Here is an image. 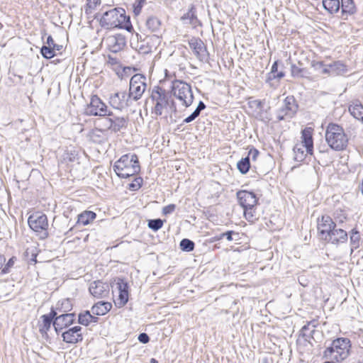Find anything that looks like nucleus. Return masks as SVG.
<instances>
[{
  "instance_id": "obj_1",
  "label": "nucleus",
  "mask_w": 363,
  "mask_h": 363,
  "mask_svg": "<svg viewBox=\"0 0 363 363\" xmlns=\"http://www.w3.org/2000/svg\"><path fill=\"white\" fill-rule=\"evenodd\" d=\"M113 171L121 178H128L140 171V166L137 155L128 153L122 155L113 167Z\"/></svg>"
},
{
  "instance_id": "obj_2",
  "label": "nucleus",
  "mask_w": 363,
  "mask_h": 363,
  "mask_svg": "<svg viewBox=\"0 0 363 363\" xmlns=\"http://www.w3.org/2000/svg\"><path fill=\"white\" fill-rule=\"evenodd\" d=\"M350 347V340L348 338H336L325 348L323 357L337 363L341 362L349 356Z\"/></svg>"
},
{
  "instance_id": "obj_3",
  "label": "nucleus",
  "mask_w": 363,
  "mask_h": 363,
  "mask_svg": "<svg viewBox=\"0 0 363 363\" xmlns=\"http://www.w3.org/2000/svg\"><path fill=\"white\" fill-rule=\"evenodd\" d=\"M126 16L125 11L121 8H114L105 11L100 18V25L107 29L121 28Z\"/></svg>"
},
{
  "instance_id": "obj_4",
  "label": "nucleus",
  "mask_w": 363,
  "mask_h": 363,
  "mask_svg": "<svg viewBox=\"0 0 363 363\" xmlns=\"http://www.w3.org/2000/svg\"><path fill=\"white\" fill-rule=\"evenodd\" d=\"M172 93L185 107H189L193 103L194 95L191 86L183 81L172 82Z\"/></svg>"
},
{
  "instance_id": "obj_5",
  "label": "nucleus",
  "mask_w": 363,
  "mask_h": 363,
  "mask_svg": "<svg viewBox=\"0 0 363 363\" xmlns=\"http://www.w3.org/2000/svg\"><path fill=\"white\" fill-rule=\"evenodd\" d=\"M29 227L35 232L40 233V238L45 239L48 236V221L45 214L36 212L28 217Z\"/></svg>"
},
{
  "instance_id": "obj_6",
  "label": "nucleus",
  "mask_w": 363,
  "mask_h": 363,
  "mask_svg": "<svg viewBox=\"0 0 363 363\" xmlns=\"http://www.w3.org/2000/svg\"><path fill=\"white\" fill-rule=\"evenodd\" d=\"M151 96L155 101L153 113L157 116L166 115L169 109V97L165 91L157 87L152 91Z\"/></svg>"
},
{
  "instance_id": "obj_7",
  "label": "nucleus",
  "mask_w": 363,
  "mask_h": 363,
  "mask_svg": "<svg viewBox=\"0 0 363 363\" xmlns=\"http://www.w3.org/2000/svg\"><path fill=\"white\" fill-rule=\"evenodd\" d=\"M147 87L146 78L140 74L133 75L130 81L129 98L137 101L141 98Z\"/></svg>"
},
{
  "instance_id": "obj_8",
  "label": "nucleus",
  "mask_w": 363,
  "mask_h": 363,
  "mask_svg": "<svg viewBox=\"0 0 363 363\" xmlns=\"http://www.w3.org/2000/svg\"><path fill=\"white\" fill-rule=\"evenodd\" d=\"M85 113L89 116H111V111L96 95L92 96L90 103L85 108Z\"/></svg>"
},
{
  "instance_id": "obj_9",
  "label": "nucleus",
  "mask_w": 363,
  "mask_h": 363,
  "mask_svg": "<svg viewBox=\"0 0 363 363\" xmlns=\"http://www.w3.org/2000/svg\"><path fill=\"white\" fill-rule=\"evenodd\" d=\"M301 143H296L294 147V160L296 162L304 160L307 154L312 155L313 152V138H301Z\"/></svg>"
},
{
  "instance_id": "obj_10",
  "label": "nucleus",
  "mask_w": 363,
  "mask_h": 363,
  "mask_svg": "<svg viewBox=\"0 0 363 363\" xmlns=\"http://www.w3.org/2000/svg\"><path fill=\"white\" fill-rule=\"evenodd\" d=\"M297 108L295 99L293 97H286L277 111V118L279 121L291 118L296 113Z\"/></svg>"
},
{
  "instance_id": "obj_11",
  "label": "nucleus",
  "mask_w": 363,
  "mask_h": 363,
  "mask_svg": "<svg viewBox=\"0 0 363 363\" xmlns=\"http://www.w3.org/2000/svg\"><path fill=\"white\" fill-rule=\"evenodd\" d=\"M102 44L112 52H118L125 45V38L121 34L107 35L102 40Z\"/></svg>"
},
{
  "instance_id": "obj_12",
  "label": "nucleus",
  "mask_w": 363,
  "mask_h": 363,
  "mask_svg": "<svg viewBox=\"0 0 363 363\" xmlns=\"http://www.w3.org/2000/svg\"><path fill=\"white\" fill-rule=\"evenodd\" d=\"M336 223L329 216H322L318 218V231L322 239L327 241Z\"/></svg>"
},
{
  "instance_id": "obj_13",
  "label": "nucleus",
  "mask_w": 363,
  "mask_h": 363,
  "mask_svg": "<svg viewBox=\"0 0 363 363\" xmlns=\"http://www.w3.org/2000/svg\"><path fill=\"white\" fill-rule=\"evenodd\" d=\"M236 196L242 208L255 207L258 203V199L253 191L240 190L236 193Z\"/></svg>"
},
{
  "instance_id": "obj_14",
  "label": "nucleus",
  "mask_w": 363,
  "mask_h": 363,
  "mask_svg": "<svg viewBox=\"0 0 363 363\" xmlns=\"http://www.w3.org/2000/svg\"><path fill=\"white\" fill-rule=\"evenodd\" d=\"M82 330L81 326L76 325L65 330L62 333L63 341L72 345L82 342L83 340Z\"/></svg>"
},
{
  "instance_id": "obj_15",
  "label": "nucleus",
  "mask_w": 363,
  "mask_h": 363,
  "mask_svg": "<svg viewBox=\"0 0 363 363\" xmlns=\"http://www.w3.org/2000/svg\"><path fill=\"white\" fill-rule=\"evenodd\" d=\"M109 290V285L101 280L91 282L89 287L90 294L97 298H104L108 296Z\"/></svg>"
},
{
  "instance_id": "obj_16",
  "label": "nucleus",
  "mask_w": 363,
  "mask_h": 363,
  "mask_svg": "<svg viewBox=\"0 0 363 363\" xmlns=\"http://www.w3.org/2000/svg\"><path fill=\"white\" fill-rule=\"evenodd\" d=\"M75 313H62L60 315H56L54 320L53 327L57 333L63 329L68 328L69 325L74 323Z\"/></svg>"
},
{
  "instance_id": "obj_17",
  "label": "nucleus",
  "mask_w": 363,
  "mask_h": 363,
  "mask_svg": "<svg viewBox=\"0 0 363 363\" xmlns=\"http://www.w3.org/2000/svg\"><path fill=\"white\" fill-rule=\"evenodd\" d=\"M189 45L195 56L200 61H206L208 59V52L202 40L193 38L189 40Z\"/></svg>"
},
{
  "instance_id": "obj_18",
  "label": "nucleus",
  "mask_w": 363,
  "mask_h": 363,
  "mask_svg": "<svg viewBox=\"0 0 363 363\" xmlns=\"http://www.w3.org/2000/svg\"><path fill=\"white\" fill-rule=\"evenodd\" d=\"M116 289L118 290V299L116 304L119 307L124 306L128 301V284L122 278L116 280Z\"/></svg>"
},
{
  "instance_id": "obj_19",
  "label": "nucleus",
  "mask_w": 363,
  "mask_h": 363,
  "mask_svg": "<svg viewBox=\"0 0 363 363\" xmlns=\"http://www.w3.org/2000/svg\"><path fill=\"white\" fill-rule=\"evenodd\" d=\"M128 96L125 91L115 93L109 97L110 105L116 109L122 110L128 106Z\"/></svg>"
},
{
  "instance_id": "obj_20",
  "label": "nucleus",
  "mask_w": 363,
  "mask_h": 363,
  "mask_svg": "<svg viewBox=\"0 0 363 363\" xmlns=\"http://www.w3.org/2000/svg\"><path fill=\"white\" fill-rule=\"evenodd\" d=\"M347 72V65L340 61H336L323 67L321 70V74L327 75H341L345 74Z\"/></svg>"
},
{
  "instance_id": "obj_21",
  "label": "nucleus",
  "mask_w": 363,
  "mask_h": 363,
  "mask_svg": "<svg viewBox=\"0 0 363 363\" xmlns=\"http://www.w3.org/2000/svg\"><path fill=\"white\" fill-rule=\"evenodd\" d=\"M159 42L158 37L148 36L146 37L143 40L138 43V49L141 54H148L152 52L153 50L156 49V43Z\"/></svg>"
},
{
  "instance_id": "obj_22",
  "label": "nucleus",
  "mask_w": 363,
  "mask_h": 363,
  "mask_svg": "<svg viewBox=\"0 0 363 363\" xmlns=\"http://www.w3.org/2000/svg\"><path fill=\"white\" fill-rule=\"evenodd\" d=\"M347 239L348 235L345 230L341 228H334L327 241L333 244L338 245L339 243L347 242Z\"/></svg>"
},
{
  "instance_id": "obj_23",
  "label": "nucleus",
  "mask_w": 363,
  "mask_h": 363,
  "mask_svg": "<svg viewBox=\"0 0 363 363\" xmlns=\"http://www.w3.org/2000/svg\"><path fill=\"white\" fill-rule=\"evenodd\" d=\"M317 325V320H315L308 322L300 330V336H301L305 341L310 342L311 340L313 339V334L315 332V328Z\"/></svg>"
},
{
  "instance_id": "obj_24",
  "label": "nucleus",
  "mask_w": 363,
  "mask_h": 363,
  "mask_svg": "<svg viewBox=\"0 0 363 363\" xmlns=\"http://www.w3.org/2000/svg\"><path fill=\"white\" fill-rule=\"evenodd\" d=\"M55 316L56 311H55L54 309H50V312L48 314H45L41 316L43 323L40 325L39 329L41 334H47L51 327V325H53Z\"/></svg>"
},
{
  "instance_id": "obj_25",
  "label": "nucleus",
  "mask_w": 363,
  "mask_h": 363,
  "mask_svg": "<svg viewBox=\"0 0 363 363\" xmlns=\"http://www.w3.org/2000/svg\"><path fill=\"white\" fill-rule=\"evenodd\" d=\"M249 107L252 109V114L260 120L269 119L267 112L263 113V104L259 100H251L248 102Z\"/></svg>"
},
{
  "instance_id": "obj_26",
  "label": "nucleus",
  "mask_w": 363,
  "mask_h": 363,
  "mask_svg": "<svg viewBox=\"0 0 363 363\" xmlns=\"http://www.w3.org/2000/svg\"><path fill=\"white\" fill-rule=\"evenodd\" d=\"M329 147L335 151H341L345 149L348 144L347 138H325Z\"/></svg>"
},
{
  "instance_id": "obj_27",
  "label": "nucleus",
  "mask_w": 363,
  "mask_h": 363,
  "mask_svg": "<svg viewBox=\"0 0 363 363\" xmlns=\"http://www.w3.org/2000/svg\"><path fill=\"white\" fill-rule=\"evenodd\" d=\"M79 160V152L74 147H67L62 155L61 162L69 163L74 162Z\"/></svg>"
},
{
  "instance_id": "obj_28",
  "label": "nucleus",
  "mask_w": 363,
  "mask_h": 363,
  "mask_svg": "<svg viewBox=\"0 0 363 363\" xmlns=\"http://www.w3.org/2000/svg\"><path fill=\"white\" fill-rule=\"evenodd\" d=\"M112 308L109 302L99 301L91 307V312L95 315H104L106 314Z\"/></svg>"
},
{
  "instance_id": "obj_29",
  "label": "nucleus",
  "mask_w": 363,
  "mask_h": 363,
  "mask_svg": "<svg viewBox=\"0 0 363 363\" xmlns=\"http://www.w3.org/2000/svg\"><path fill=\"white\" fill-rule=\"evenodd\" d=\"M73 307L72 299L70 298H63L60 300L55 307H52L51 309H54L56 311V315L58 312H62L63 313H69L70 311H72Z\"/></svg>"
},
{
  "instance_id": "obj_30",
  "label": "nucleus",
  "mask_w": 363,
  "mask_h": 363,
  "mask_svg": "<svg viewBox=\"0 0 363 363\" xmlns=\"http://www.w3.org/2000/svg\"><path fill=\"white\" fill-rule=\"evenodd\" d=\"M96 217V213L91 211H84L78 215L77 223L86 225L92 222Z\"/></svg>"
},
{
  "instance_id": "obj_31",
  "label": "nucleus",
  "mask_w": 363,
  "mask_h": 363,
  "mask_svg": "<svg viewBox=\"0 0 363 363\" xmlns=\"http://www.w3.org/2000/svg\"><path fill=\"white\" fill-rule=\"evenodd\" d=\"M351 115L357 120L363 121V106L358 103H354L349 106Z\"/></svg>"
},
{
  "instance_id": "obj_32",
  "label": "nucleus",
  "mask_w": 363,
  "mask_h": 363,
  "mask_svg": "<svg viewBox=\"0 0 363 363\" xmlns=\"http://www.w3.org/2000/svg\"><path fill=\"white\" fill-rule=\"evenodd\" d=\"M323 5L329 13H334L338 11L340 3L339 0H323Z\"/></svg>"
},
{
  "instance_id": "obj_33",
  "label": "nucleus",
  "mask_w": 363,
  "mask_h": 363,
  "mask_svg": "<svg viewBox=\"0 0 363 363\" xmlns=\"http://www.w3.org/2000/svg\"><path fill=\"white\" fill-rule=\"evenodd\" d=\"M146 26L151 32H156L160 29L161 21L155 16H150L146 21Z\"/></svg>"
},
{
  "instance_id": "obj_34",
  "label": "nucleus",
  "mask_w": 363,
  "mask_h": 363,
  "mask_svg": "<svg viewBox=\"0 0 363 363\" xmlns=\"http://www.w3.org/2000/svg\"><path fill=\"white\" fill-rule=\"evenodd\" d=\"M345 135L343 128L334 123L330 124L326 130L325 136H341Z\"/></svg>"
},
{
  "instance_id": "obj_35",
  "label": "nucleus",
  "mask_w": 363,
  "mask_h": 363,
  "mask_svg": "<svg viewBox=\"0 0 363 363\" xmlns=\"http://www.w3.org/2000/svg\"><path fill=\"white\" fill-rule=\"evenodd\" d=\"M110 123V128H111L114 131H119L122 128H124L127 125V121L124 118H117L114 121L112 119H108Z\"/></svg>"
},
{
  "instance_id": "obj_36",
  "label": "nucleus",
  "mask_w": 363,
  "mask_h": 363,
  "mask_svg": "<svg viewBox=\"0 0 363 363\" xmlns=\"http://www.w3.org/2000/svg\"><path fill=\"white\" fill-rule=\"evenodd\" d=\"M350 240L351 245V252H352L354 250L358 248L359 246L360 234L356 228H354L351 230Z\"/></svg>"
},
{
  "instance_id": "obj_37",
  "label": "nucleus",
  "mask_w": 363,
  "mask_h": 363,
  "mask_svg": "<svg viewBox=\"0 0 363 363\" xmlns=\"http://www.w3.org/2000/svg\"><path fill=\"white\" fill-rule=\"evenodd\" d=\"M237 168L241 174H247L250 168L249 156H247L245 158H242L240 160H239L237 163Z\"/></svg>"
},
{
  "instance_id": "obj_38",
  "label": "nucleus",
  "mask_w": 363,
  "mask_h": 363,
  "mask_svg": "<svg viewBox=\"0 0 363 363\" xmlns=\"http://www.w3.org/2000/svg\"><path fill=\"white\" fill-rule=\"evenodd\" d=\"M342 12L345 13H353L355 6L353 0H341Z\"/></svg>"
},
{
  "instance_id": "obj_39",
  "label": "nucleus",
  "mask_w": 363,
  "mask_h": 363,
  "mask_svg": "<svg viewBox=\"0 0 363 363\" xmlns=\"http://www.w3.org/2000/svg\"><path fill=\"white\" fill-rule=\"evenodd\" d=\"M179 247L182 251L189 252L194 250L195 243L188 238H184L180 241Z\"/></svg>"
},
{
  "instance_id": "obj_40",
  "label": "nucleus",
  "mask_w": 363,
  "mask_h": 363,
  "mask_svg": "<svg viewBox=\"0 0 363 363\" xmlns=\"http://www.w3.org/2000/svg\"><path fill=\"white\" fill-rule=\"evenodd\" d=\"M206 108V105L203 104V102L200 101L197 108L194 110V111L188 117H186L184 122L185 123H190L192 121H194L196 117H198L202 110H203Z\"/></svg>"
},
{
  "instance_id": "obj_41",
  "label": "nucleus",
  "mask_w": 363,
  "mask_h": 363,
  "mask_svg": "<svg viewBox=\"0 0 363 363\" xmlns=\"http://www.w3.org/2000/svg\"><path fill=\"white\" fill-rule=\"evenodd\" d=\"M90 311H84L78 315V323L88 326L89 325Z\"/></svg>"
},
{
  "instance_id": "obj_42",
  "label": "nucleus",
  "mask_w": 363,
  "mask_h": 363,
  "mask_svg": "<svg viewBox=\"0 0 363 363\" xmlns=\"http://www.w3.org/2000/svg\"><path fill=\"white\" fill-rule=\"evenodd\" d=\"M164 221L160 218L150 219L148 220V228L154 231H157L163 225Z\"/></svg>"
},
{
  "instance_id": "obj_43",
  "label": "nucleus",
  "mask_w": 363,
  "mask_h": 363,
  "mask_svg": "<svg viewBox=\"0 0 363 363\" xmlns=\"http://www.w3.org/2000/svg\"><path fill=\"white\" fill-rule=\"evenodd\" d=\"M243 210L245 218L248 222L253 223L256 220L255 207H247L246 208H243Z\"/></svg>"
},
{
  "instance_id": "obj_44",
  "label": "nucleus",
  "mask_w": 363,
  "mask_h": 363,
  "mask_svg": "<svg viewBox=\"0 0 363 363\" xmlns=\"http://www.w3.org/2000/svg\"><path fill=\"white\" fill-rule=\"evenodd\" d=\"M334 218L337 223H342L347 219V214L344 210L337 208L334 212Z\"/></svg>"
},
{
  "instance_id": "obj_45",
  "label": "nucleus",
  "mask_w": 363,
  "mask_h": 363,
  "mask_svg": "<svg viewBox=\"0 0 363 363\" xmlns=\"http://www.w3.org/2000/svg\"><path fill=\"white\" fill-rule=\"evenodd\" d=\"M182 19L184 21L186 20V19H189L190 23L194 24L195 23L194 21H196V12H195L194 7L191 6L190 8V9L189 10V11L182 17Z\"/></svg>"
},
{
  "instance_id": "obj_46",
  "label": "nucleus",
  "mask_w": 363,
  "mask_h": 363,
  "mask_svg": "<svg viewBox=\"0 0 363 363\" xmlns=\"http://www.w3.org/2000/svg\"><path fill=\"white\" fill-rule=\"evenodd\" d=\"M41 53L43 56L47 59H50L55 56V50L48 45L43 46L41 48Z\"/></svg>"
},
{
  "instance_id": "obj_47",
  "label": "nucleus",
  "mask_w": 363,
  "mask_h": 363,
  "mask_svg": "<svg viewBox=\"0 0 363 363\" xmlns=\"http://www.w3.org/2000/svg\"><path fill=\"white\" fill-rule=\"evenodd\" d=\"M291 75L294 77H303L305 74V69L292 65L291 67Z\"/></svg>"
},
{
  "instance_id": "obj_48",
  "label": "nucleus",
  "mask_w": 363,
  "mask_h": 363,
  "mask_svg": "<svg viewBox=\"0 0 363 363\" xmlns=\"http://www.w3.org/2000/svg\"><path fill=\"white\" fill-rule=\"evenodd\" d=\"M143 182V179L140 177L135 178L133 182L129 184V189L131 191L138 190L142 186Z\"/></svg>"
},
{
  "instance_id": "obj_49",
  "label": "nucleus",
  "mask_w": 363,
  "mask_h": 363,
  "mask_svg": "<svg viewBox=\"0 0 363 363\" xmlns=\"http://www.w3.org/2000/svg\"><path fill=\"white\" fill-rule=\"evenodd\" d=\"M16 261V257H11L9 261L6 262V264L1 269V274H8L10 272V269L14 265L15 262Z\"/></svg>"
},
{
  "instance_id": "obj_50",
  "label": "nucleus",
  "mask_w": 363,
  "mask_h": 363,
  "mask_svg": "<svg viewBox=\"0 0 363 363\" xmlns=\"http://www.w3.org/2000/svg\"><path fill=\"white\" fill-rule=\"evenodd\" d=\"M100 4L101 0H86V13H91Z\"/></svg>"
},
{
  "instance_id": "obj_51",
  "label": "nucleus",
  "mask_w": 363,
  "mask_h": 363,
  "mask_svg": "<svg viewBox=\"0 0 363 363\" xmlns=\"http://www.w3.org/2000/svg\"><path fill=\"white\" fill-rule=\"evenodd\" d=\"M238 235H239L238 233H236L233 230H228L225 233L220 234L218 239L220 240L223 238H225L228 241H232V240H233V235L238 236Z\"/></svg>"
},
{
  "instance_id": "obj_52",
  "label": "nucleus",
  "mask_w": 363,
  "mask_h": 363,
  "mask_svg": "<svg viewBox=\"0 0 363 363\" xmlns=\"http://www.w3.org/2000/svg\"><path fill=\"white\" fill-rule=\"evenodd\" d=\"M46 43L49 47L54 49V50L60 51L62 48V45H57L54 43V40L50 35L48 37Z\"/></svg>"
},
{
  "instance_id": "obj_53",
  "label": "nucleus",
  "mask_w": 363,
  "mask_h": 363,
  "mask_svg": "<svg viewBox=\"0 0 363 363\" xmlns=\"http://www.w3.org/2000/svg\"><path fill=\"white\" fill-rule=\"evenodd\" d=\"M327 66V65H325L323 62L320 61H312L311 62V67L316 71H318L321 74V70Z\"/></svg>"
},
{
  "instance_id": "obj_54",
  "label": "nucleus",
  "mask_w": 363,
  "mask_h": 363,
  "mask_svg": "<svg viewBox=\"0 0 363 363\" xmlns=\"http://www.w3.org/2000/svg\"><path fill=\"white\" fill-rule=\"evenodd\" d=\"M176 209V205L174 203L169 204L165 206L162 208V213L164 216H167L169 214L172 213Z\"/></svg>"
},
{
  "instance_id": "obj_55",
  "label": "nucleus",
  "mask_w": 363,
  "mask_h": 363,
  "mask_svg": "<svg viewBox=\"0 0 363 363\" xmlns=\"http://www.w3.org/2000/svg\"><path fill=\"white\" fill-rule=\"evenodd\" d=\"M138 340L140 342H141L143 344H146V343L149 342L150 337L147 333H141L139 334Z\"/></svg>"
},
{
  "instance_id": "obj_56",
  "label": "nucleus",
  "mask_w": 363,
  "mask_h": 363,
  "mask_svg": "<svg viewBox=\"0 0 363 363\" xmlns=\"http://www.w3.org/2000/svg\"><path fill=\"white\" fill-rule=\"evenodd\" d=\"M259 154V151H258L257 149H255V148L252 147V148H251V149L249 150V152H248V155H247V156H249V158H250V157H251V159H252L253 161H255V160H257V157H258Z\"/></svg>"
},
{
  "instance_id": "obj_57",
  "label": "nucleus",
  "mask_w": 363,
  "mask_h": 363,
  "mask_svg": "<svg viewBox=\"0 0 363 363\" xmlns=\"http://www.w3.org/2000/svg\"><path fill=\"white\" fill-rule=\"evenodd\" d=\"M302 136H312L313 133V128L312 126H308L301 131Z\"/></svg>"
},
{
  "instance_id": "obj_58",
  "label": "nucleus",
  "mask_w": 363,
  "mask_h": 363,
  "mask_svg": "<svg viewBox=\"0 0 363 363\" xmlns=\"http://www.w3.org/2000/svg\"><path fill=\"white\" fill-rule=\"evenodd\" d=\"M137 4H134V13L135 15H138L142 9V5L140 1H137Z\"/></svg>"
},
{
  "instance_id": "obj_59",
  "label": "nucleus",
  "mask_w": 363,
  "mask_h": 363,
  "mask_svg": "<svg viewBox=\"0 0 363 363\" xmlns=\"http://www.w3.org/2000/svg\"><path fill=\"white\" fill-rule=\"evenodd\" d=\"M99 322V318H97L96 316L95 315H93L90 313V317H89V324L91 323H96Z\"/></svg>"
},
{
  "instance_id": "obj_60",
  "label": "nucleus",
  "mask_w": 363,
  "mask_h": 363,
  "mask_svg": "<svg viewBox=\"0 0 363 363\" xmlns=\"http://www.w3.org/2000/svg\"><path fill=\"white\" fill-rule=\"evenodd\" d=\"M165 142V138H157L155 141V143H161L162 145H164Z\"/></svg>"
},
{
  "instance_id": "obj_61",
  "label": "nucleus",
  "mask_w": 363,
  "mask_h": 363,
  "mask_svg": "<svg viewBox=\"0 0 363 363\" xmlns=\"http://www.w3.org/2000/svg\"><path fill=\"white\" fill-rule=\"evenodd\" d=\"M6 259L4 255H0V269H2L3 265L5 263Z\"/></svg>"
},
{
  "instance_id": "obj_62",
  "label": "nucleus",
  "mask_w": 363,
  "mask_h": 363,
  "mask_svg": "<svg viewBox=\"0 0 363 363\" xmlns=\"http://www.w3.org/2000/svg\"><path fill=\"white\" fill-rule=\"evenodd\" d=\"M277 63L275 62V63L272 65V73H273V72H276V71H277Z\"/></svg>"
},
{
  "instance_id": "obj_63",
  "label": "nucleus",
  "mask_w": 363,
  "mask_h": 363,
  "mask_svg": "<svg viewBox=\"0 0 363 363\" xmlns=\"http://www.w3.org/2000/svg\"><path fill=\"white\" fill-rule=\"evenodd\" d=\"M284 77V74L282 72H279V74H277V76H274V77H277V78H281Z\"/></svg>"
},
{
  "instance_id": "obj_64",
  "label": "nucleus",
  "mask_w": 363,
  "mask_h": 363,
  "mask_svg": "<svg viewBox=\"0 0 363 363\" xmlns=\"http://www.w3.org/2000/svg\"><path fill=\"white\" fill-rule=\"evenodd\" d=\"M150 363H158V361L155 358H152L150 359Z\"/></svg>"
}]
</instances>
